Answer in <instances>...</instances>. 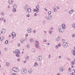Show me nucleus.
Instances as JSON below:
<instances>
[{"label": "nucleus", "instance_id": "obj_1", "mask_svg": "<svg viewBox=\"0 0 75 75\" xmlns=\"http://www.w3.org/2000/svg\"><path fill=\"white\" fill-rule=\"evenodd\" d=\"M15 52L16 53V57H19V55H20V51L18 50H16L15 51Z\"/></svg>", "mask_w": 75, "mask_h": 75}, {"label": "nucleus", "instance_id": "obj_2", "mask_svg": "<svg viewBox=\"0 0 75 75\" xmlns=\"http://www.w3.org/2000/svg\"><path fill=\"white\" fill-rule=\"evenodd\" d=\"M13 71L15 72H18V69L17 67H14L12 68Z\"/></svg>", "mask_w": 75, "mask_h": 75}, {"label": "nucleus", "instance_id": "obj_3", "mask_svg": "<svg viewBox=\"0 0 75 75\" xmlns=\"http://www.w3.org/2000/svg\"><path fill=\"white\" fill-rule=\"evenodd\" d=\"M36 9H34V11L35 12L36 11V13H38V11H39V10H38L39 8V6L38 5L36 6Z\"/></svg>", "mask_w": 75, "mask_h": 75}, {"label": "nucleus", "instance_id": "obj_4", "mask_svg": "<svg viewBox=\"0 0 75 75\" xmlns=\"http://www.w3.org/2000/svg\"><path fill=\"white\" fill-rule=\"evenodd\" d=\"M21 72L23 74H25L27 72V70L25 69H23L21 71Z\"/></svg>", "mask_w": 75, "mask_h": 75}, {"label": "nucleus", "instance_id": "obj_5", "mask_svg": "<svg viewBox=\"0 0 75 75\" xmlns=\"http://www.w3.org/2000/svg\"><path fill=\"white\" fill-rule=\"evenodd\" d=\"M64 29H63L62 27H61L59 28V31L60 32H61V33H62L64 30Z\"/></svg>", "mask_w": 75, "mask_h": 75}, {"label": "nucleus", "instance_id": "obj_6", "mask_svg": "<svg viewBox=\"0 0 75 75\" xmlns=\"http://www.w3.org/2000/svg\"><path fill=\"white\" fill-rule=\"evenodd\" d=\"M63 47H66L68 46V43L66 42H64L63 44Z\"/></svg>", "mask_w": 75, "mask_h": 75}, {"label": "nucleus", "instance_id": "obj_7", "mask_svg": "<svg viewBox=\"0 0 75 75\" xmlns=\"http://www.w3.org/2000/svg\"><path fill=\"white\" fill-rule=\"evenodd\" d=\"M59 71L60 72H63L64 71V67H60V68Z\"/></svg>", "mask_w": 75, "mask_h": 75}, {"label": "nucleus", "instance_id": "obj_8", "mask_svg": "<svg viewBox=\"0 0 75 75\" xmlns=\"http://www.w3.org/2000/svg\"><path fill=\"white\" fill-rule=\"evenodd\" d=\"M28 31L29 33H31L32 32V30H31V29L29 28L28 30Z\"/></svg>", "mask_w": 75, "mask_h": 75}, {"label": "nucleus", "instance_id": "obj_9", "mask_svg": "<svg viewBox=\"0 0 75 75\" xmlns=\"http://www.w3.org/2000/svg\"><path fill=\"white\" fill-rule=\"evenodd\" d=\"M11 35L13 37H16V33L14 32H12L11 33Z\"/></svg>", "mask_w": 75, "mask_h": 75}, {"label": "nucleus", "instance_id": "obj_10", "mask_svg": "<svg viewBox=\"0 0 75 75\" xmlns=\"http://www.w3.org/2000/svg\"><path fill=\"white\" fill-rule=\"evenodd\" d=\"M38 61H41L42 59V57L41 56H39L38 57Z\"/></svg>", "mask_w": 75, "mask_h": 75}, {"label": "nucleus", "instance_id": "obj_11", "mask_svg": "<svg viewBox=\"0 0 75 75\" xmlns=\"http://www.w3.org/2000/svg\"><path fill=\"white\" fill-rule=\"evenodd\" d=\"M5 31H6L5 29H3L1 30V33H2V34H4V33H5Z\"/></svg>", "mask_w": 75, "mask_h": 75}, {"label": "nucleus", "instance_id": "obj_12", "mask_svg": "<svg viewBox=\"0 0 75 75\" xmlns=\"http://www.w3.org/2000/svg\"><path fill=\"white\" fill-rule=\"evenodd\" d=\"M52 18V16H47V19L48 20H50V19Z\"/></svg>", "mask_w": 75, "mask_h": 75}, {"label": "nucleus", "instance_id": "obj_13", "mask_svg": "<svg viewBox=\"0 0 75 75\" xmlns=\"http://www.w3.org/2000/svg\"><path fill=\"white\" fill-rule=\"evenodd\" d=\"M62 26L63 28V29H65L66 27H65V24H62Z\"/></svg>", "mask_w": 75, "mask_h": 75}, {"label": "nucleus", "instance_id": "obj_14", "mask_svg": "<svg viewBox=\"0 0 75 75\" xmlns=\"http://www.w3.org/2000/svg\"><path fill=\"white\" fill-rule=\"evenodd\" d=\"M0 40L2 41L3 40H4V37L3 36H2L0 38Z\"/></svg>", "mask_w": 75, "mask_h": 75}, {"label": "nucleus", "instance_id": "obj_15", "mask_svg": "<svg viewBox=\"0 0 75 75\" xmlns=\"http://www.w3.org/2000/svg\"><path fill=\"white\" fill-rule=\"evenodd\" d=\"M28 72L30 74H31L33 72V70L31 69H29L28 71Z\"/></svg>", "mask_w": 75, "mask_h": 75}, {"label": "nucleus", "instance_id": "obj_16", "mask_svg": "<svg viewBox=\"0 0 75 75\" xmlns=\"http://www.w3.org/2000/svg\"><path fill=\"white\" fill-rule=\"evenodd\" d=\"M31 9L30 8H28L27 10V11L28 13H30L31 12Z\"/></svg>", "mask_w": 75, "mask_h": 75}, {"label": "nucleus", "instance_id": "obj_17", "mask_svg": "<svg viewBox=\"0 0 75 75\" xmlns=\"http://www.w3.org/2000/svg\"><path fill=\"white\" fill-rule=\"evenodd\" d=\"M72 73L74 75L75 74V70H72Z\"/></svg>", "mask_w": 75, "mask_h": 75}, {"label": "nucleus", "instance_id": "obj_18", "mask_svg": "<svg viewBox=\"0 0 75 75\" xmlns=\"http://www.w3.org/2000/svg\"><path fill=\"white\" fill-rule=\"evenodd\" d=\"M69 13L70 14H72V13H73V10H71L69 11Z\"/></svg>", "mask_w": 75, "mask_h": 75}, {"label": "nucleus", "instance_id": "obj_19", "mask_svg": "<svg viewBox=\"0 0 75 75\" xmlns=\"http://www.w3.org/2000/svg\"><path fill=\"white\" fill-rule=\"evenodd\" d=\"M24 42V39H22L21 40V42L22 43H23Z\"/></svg>", "mask_w": 75, "mask_h": 75}, {"label": "nucleus", "instance_id": "obj_20", "mask_svg": "<svg viewBox=\"0 0 75 75\" xmlns=\"http://www.w3.org/2000/svg\"><path fill=\"white\" fill-rule=\"evenodd\" d=\"M25 59L26 60H28V56H25Z\"/></svg>", "mask_w": 75, "mask_h": 75}, {"label": "nucleus", "instance_id": "obj_21", "mask_svg": "<svg viewBox=\"0 0 75 75\" xmlns=\"http://www.w3.org/2000/svg\"><path fill=\"white\" fill-rule=\"evenodd\" d=\"M56 40L57 41H59V37L57 38L56 39Z\"/></svg>", "mask_w": 75, "mask_h": 75}, {"label": "nucleus", "instance_id": "obj_22", "mask_svg": "<svg viewBox=\"0 0 75 75\" xmlns=\"http://www.w3.org/2000/svg\"><path fill=\"white\" fill-rule=\"evenodd\" d=\"M8 2L9 3H12V0H9Z\"/></svg>", "mask_w": 75, "mask_h": 75}, {"label": "nucleus", "instance_id": "obj_23", "mask_svg": "<svg viewBox=\"0 0 75 75\" xmlns=\"http://www.w3.org/2000/svg\"><path fill=\"white\" fill-rule=\"evenodd\" d=\"M52 30H50L49 31V33H50V34H51V33H52Z\"/></svg>", "mask_w": 75, "mask_h": 75}, {"label": "nucleus", "instance_id": "obj_24", "mask_svg": "<svg viewBox=\"0 0 75 75\" xmlns=\"http://www.w3.org/2000/svg\"><path fill=\"white\" fill-rule=\"evenodd\" d=\"M73 27L74 28H75V24H73Z\"/></svg>", "mask_w": 75, "mask_h": 75}, {"label": "nucleus", "instance_id": "obj_25", "mask_svg": "<svg viewBox=\"0 0 75 75\" xmlns=\"http://www.w3.org/2000/svg\"><path fill=\"white\" fill-rule=\"evenodd\" d=\"M72 37H73V38H74V37H75V35L74 34L72 35Z\"/></svg>", "mask_w": 75, "mask_h": 75}, {"label": "nucleus", "instance_id": "obj_26", "mask_svg": "<svg viewBox=\"0 0 75 75\" xmlns=\"http://www.w3.org/2000/svg\"><path fill=\"white\" fill-rule=\"evenodd\" d=\"M8 40H6L5 41V43L6 44H8Z\"/></svg>", "mask_w": 75, "mask_h": 75}, {"label": "nucleus", "instance_id": "obj_27", "mask_svg": "<svg viewBox=\"0 0 75 75\" xmlns=\"http://www.w3.org/2000/svg\"><path fill=\"white\" fill-rule=\"evenodd\" d=\"M13 11L14 12H15V11H16V10L15 8H14L13 9Z\"/></svg>", "mask_w": 75, "mask_h": 75}, {"label": "nucleus", "instance_id": "obj_28", "mask_svg": "<svg viewBox=\"0 0 75 75\" xmlns=\"http://www.w3.org/2000/svg\"><path fill=\"white\" fill-rule=\"evenodd\" d=\"M35 43L37 44H39V42H38V41H37Z\"/></svg>", "mask_w": 75, "mask_h": 75}, {"label": "nucleus", "instance_id": "obj_29", "mask_svg": "<svg viewBox=\"0 0 75 75\" xmlns=\"http://www.w3.org/2000/svg\"><path fill=\"white\" fill-rule=\"evenodd\" d=\"M54 11L55 12H57V9L55 8H54Z\"/></svg>", "mask_w": 75, "mask_h": 75}, {"label": "nucleus", "instance_id": "obj_30", "mask_svg": "<svg viewBox=\"0 0 75 75\" xmlns=\"http://www.w3.org/2000/svg\"><path fill=\"white\" fill-rule=\"evenodd\" d=\"M72 64H73V65H74V64H75V63L74 62V61H72Z\"/></svg>", "mask_w": 75, "mask_h": 75}, {"label": "nucleus", "instance_id": "obj_31", "mask_svg": "<svg viewBox=\"0 0 75 75\" xmlns=\"http://www.w3.org/2000/svg\"><path fill=\"white\" fill-rule=\"evenodd\" d=\"M36 46L37 47V48H38L39 47V46H38V45H36Z\"/></svg>", "mask_w": 75, "mask_h": 75}, {"label": "nucleus", "instance_id": "obj_32", "mask_svg": "<svg viewBox=\"0 0 75 75\" xmlns=\"http://www.w3.org/2000/svg\"><path fill=\"white\" fill-rule=\"evenodd\" d=\"M35 65H36V66H37V65H38V64H37V63L36 62L35 63Z\"/></svg>", "mask_w": 75, "mask_h": 75}, {"label": "nucleus", "instance_id": "obj_33", "mask_svg": "<svg viewBox=\"0 0 75 75\" xmlns=\"http://www.w3.org/2000/svg\"><path fill=\"white\" fill-rule=\"evenodd\" d=\"M27 17H30V15H29V14H28L27 15Z\"/></svg>", "mask_w": 75, "mask_h": 75}, {"label": "nucleus", "instance_id": "obj_34", "mask_svg": "<svg viewBox=\"0 0 75 75\" xmlns=\"http://www.w3.org/2000/svg\"><path fill=\"white\" fill-rule=\"evenodd\" d=\"M13 8H16V5H14L13 6Z\"/></svg>", "mask_w": 75, "mask_h": 75}, {"label": "nucleus", "instance_id": "obj_35", "mask_svg": "<svg viewBox=\"0 0 75 75\" xmlns=\"http://www.w3.org/2000/svg\"><path fill=\"white\" fill-rule=\"evenodd\" d=\"M56 48H58V46L56 45Z\"/></svg>", "mask_w": 75, "mask_h": 75}, {"label": "nucleus", "instance_id": "obj_36", "mask_svg": "<svg viewBox=\"0 0 75 75\" xmlns=\"http://www.w3.org/2000/svg\"><path fill=\"white\" fill-rule=\"evenodd\" d=\"M48 13L49 14H50L51 13V12L50 11H49L48 12Z\"/></svg>", "mask_w": 75, "mask_h": 75}, {"label": "nucleus", "instance_id": "obj_37", "mask_svg": "<svg viewBox=\"0 0 75 75\" xmlns=\"http://www.w3.org/2000/svg\"><path fill=\"white\" fill-rule=\"evenodd\" d=\"M30 41H31V42H33V40L30 39Z\"/></svg>", "mask_w": 75, "mask_h": 75}, {"label": "nucleus", "instance_id": "obj_38", "mask_svg": "<svg viewBox=\"0 0 75 75\" xmlns=\"http://www.w3.org/2000/svg\"><path fill=\"white\" fill-rule=\"evenodd\" d=\"M58 46H59V47H61V44H58Z\"/></svg>", "mask_w": 75, "mask_h": 75}, {"label": "nucleus", "instance_id": "obj_39", "mask_svg": "<svg viewBox=\"0 0 75 75\" xmlns=\"http://www.w3.org/2000/svg\"><path fill=\"white\" fill-rule=\"evenodd\" d=\"M37 16V13H35V16Z\"/></svg>", "mask_w": 75, "mask_h": 75}, {"label": "nucleus", "instance_id": "obj_40", "mask_svg": "<svg viewBox=\"0 0 75 75\" xmlns=\"http://www.w3.org/2000/svg\"><path fill=\"white\" fill-rule=\"evenodd\" d=\"M18 47H20V44H18Z\"/></svg>", "mask_w": 75, "mask_h": 75}, {"label": "nucleus", "instance_id": "obj_41", "mask_svg": "<svg viewBox=\"0 0 75 75\" xmlns=\"http://www.w3.org/2000/svg\"><path fill=\"white\" fill-rule=\"evenodd\" d=\"M17 60L18 61H20V59H17Z\"/></svg>", "mask_w": 75, "mask_h": 75}, {"label": "nucleus", "instance_id": "obj_42", "mask_svg": "<svg viewBox=\"0 0 75 75\" xmlns=\"http://www.w3.org/2000/svg\"><path fill=\"white\" fill-rule=\"evenodd\" d=\"M57 75H60V73H59L58 74H57Z\"/></svg>", "mask_w": 75, "mask_h": 75}, {"label": "nucleus", "instance_id": "obj_43", "mask_svg": "<svg viewBox=\"0 0 75 75\" xmlns=\"http://www.w3.org/2000/svg\"><path fill=\"white\" fill-rule=\"evenodd\" d=\"M69 71H71V69L70 68H69Z\"/></svg>", "mask_w": 75, "mask_h": 75}, {"label": "nucleus", "instance_id": "obj_44", "mask_svg": "<svg viewBox=\"0 0 75 75\" xmlns=\"http://www.w3.org/2000/svg\"><path fill=\"white\" fill-rule=\"evenodd\" d=\"M72 52H75V50H72Z\"/></svg>", "mask_w": 75, "mask_h": 75}, {"label": "nucleus", "instance_id": "obj_45", "mask_svg": "<svg viewBox=\"0 0 75 75\" xmlns=\"http://www.w3.org/2000/svg\"><path fill=\"white\" fill-rule=\"evenodd\" d=\"M44 42H46V41H47V40H43Z\"/></svg>", "mask_w": 75, "mask_h": 75}, {"label": "nucleus", "instance_id": "obj_46", "mask_svg": "<svg viewBox=\"0 0 75 75\" xmlns=\"http://www.w3.org/2000/svg\"><path fill=\"white\" fill-rule=\"evenodd\" d=\"M1 20V21H3V18H1L0 19Z\"/></svg>", "mask_w": 75, "mask_h": 75}, {"label": "nucleus", "instance_id": "obj_47", "mask_svg": "<svg viewBox=\"0 0 75 75\" xmlns=\"http://www.w3.org/2000/svg\"><path fill=\"white\" fill-rule=\"evenodd\" d=\"M25 36L26 37H28V34H26L25 35Z\"/></svg>", "mask_w": 75, "mask_h": 75}, {"label": "nucleus", "instance_id": "obj_48", "mask_svg": "<svg viewBox=\"0 0 75 75\" xmlns=\"http://www.w3.org/2000/svg\"><path fill=\"white\" fill-rule=\"evenodd\" d=\"M59 58H61V56H59Z\"/></svg>", "mask_w": 75, "mask_h": 75}, {"label": "nucleus", "instance_id": "obj_49", "mask_svg": "<svg viewBox=\"0 0 75 75\" xmlns=\"http://www.w3.org/2000/svg\"><path fill=\"white\" fill-rule=\"evenodd\" d=\"M57 9H59V7L58 6H57Z\"/></svg>", "mask_w": 75, "mask_h": 75}, {"label": "nucleus", "instance_id": "obj_50", "mask_svg": "<svg viewBox=\"0 0 75 75\" xmlns=\"http://www.w3.org/2000/svg\"><path fill=\"white\" fill-rule=\"evenodd\" d=\"M27 47L29 48V47H30V46L29 45H27Z\"/></svg>", "mask_w": 75, "mask_h": 75}, {"label": "nucleus", "instance_id": "obj_51", "mask_svg": "<svg viewBox=\"0 0 75 75\" xmlns=\"http://www.w3.org/2000/svg\"><path fill=\"white\" fill-rule=\"evenodd\" d=\"M50 56H51L50 55H49V57L50 58H51V57H50Z\"/></svg>", "mask_w": 75, "mask_h": 75}, {"label": "nucleus", "instance_id": "obj_52", "mask_svg": "<svg viewBox=\"0 0 75 75\" xmlns=\"http://www.w3.org/2000/svg\"><path fill=\"white\" fill-rule=\"evenodd\" d=\"M74 55H75V52L73 53Z\"/></svg>", "mask_w": 75, "mask_h": 75}, {"label": "nucleus", "instance_id": "obj_53", "mask_svg": "<svg viewBox=\"0 0 75 75\" xmlns=\"http://www.w3.org/2000/svg\"><path fill=\"white\" fill-rule=\"evenodd\" d=\"M4 22H6V20H4Z\"/></svg>", "mask_w": 75, "mask_h": 75}, {"label": "nucleus", "instance_id": "obj_54", "mask_svg": "<svg viewBox=\"0 0 75 75\" xmlns=\"http://www.w3.org/2000/svg\"><path fill=\"white\" fill-rule=\"evenodd\" d=\"M51 30H53V28H51Z\"/></svg>", "mask_w": 75, "mask_h": 75}, {"label": "nucleus", "instance_id": "obj_55", "mask_svg": "<svg viewBox=\"0 0 75 75\" xmlns=\"http://www.w3.org/2000/svg\"><path fill=\"white\" fill-rule=\"evenodd\" d=\"M12 75H16V74H15L14 73H13Z\"/></svg>", "mask_w": 75, "mask_h": 75}, {"label": "nucleus", "instance_id": "obj_56", "mask_svg": "<svg viewBox=\"0 0 75 75\" xmlns=\"http://www.w3.org/2000/svg\"><path fill=\"white\" fill-rule=\"evenodd\" d=\"M47 45H50V43H48Z\"/></svg>", "mask_w": 75, "mask_h": 75}, {"label": "nucleus", "instance_id": "obj_57", "mask_svg": "<svg viewBox=\"0 0 75 75\" xmlns=\"http://www.w3.org/2000/svg\"><path fill=\"white\" fill-rule=\"evenodd\" d=\"M9 37H11V35H9Z\"/></svg>", "mask_w": 75, "mask_h": 75}, {"label": "nucleus", "instance_id": "obj_58", "mask_svg": "<svg viewBox=\"0 0 75 75\" xmlns=\"http://www.w3.org/2000/svg\"><path fill=\"white\" fill-rule=\"evenodd\" d=\"M70 75H73V74H70Z\"/></svg>", "mask_w": 75, "mask_h": 75}, {"label": "nucleus", "instance_id": "obj_59", "mask_svg": "<svg viewBox=\"0 0 75 75\" xmlns=\"http://www.w3.org/2000/svg\"><path fill=\"white\" fill-rule=\"evenodd\" d=\"M0 55H1V51H0Z\"/></svg>", "mask_w": 75, "mask_h": 75}, {"label": "nucleus", "instance_id": "obj_60", "mask_svg": "<svg viewBox=\"0 0 75 75\" xmlns=\"http://www.w3.org/2000/svg\"><path fill=\"white\" fill-rule=\"evenodd\" d=\"M34 33H35V31H34Z\"/></svg>", "mask_w": 75, "mask_h": 75}, {"label": "nucleus", "instance_id": "obj_61", "mask_svg": "<svg viewBox=\"0 0 75 75\" xmlns=\"http://www.w3.org/2000/svg\"><path fill=\"white\" fill-rule=\"evenodd\" d=\"M34 67H35V65H34Z\"/></svg>", "mask_w": 75, "mask_h": 75}, {"label": "nucleus", "instance_id": "obj_62", "mask_svg": "<svg viewBox=\"0 0 75 75\" xmlns=\"http://www.w3.org/2000/svg\"><path fill=\"white\" fill-rule=\"evenodd\" d=\"M45 10H46V11H47V10L45 8Z\"/></svg>", "mask_w": 75, "mask_h": 75}, {"label": "nucleus", "instance_id": "obj_63", "mask_svg": "<svg viewBox=\"0 0 75 75\" xmlns=\"http://www.w3.org/2000/svg\"><path fill=\"white\" fill-rule=\"evenodd\" d=\"M0 68H1V65H0Z\"/></svg>", "mask_w": 75, "mask_h": 75}, {"label": "nucleus", "instance_id": "obj_64", "mask_svg": "<svg viewBox=\"0 0 75 75\" xmlns=\"http://www.w3.org/2000/svg\"><path fill=\"white\" fill-rule=\"evenodd\" d=\"M1 36V34H0V36Z\"/></svg>", "mask_w": 75, "mask_h": 75}]
</instances>
